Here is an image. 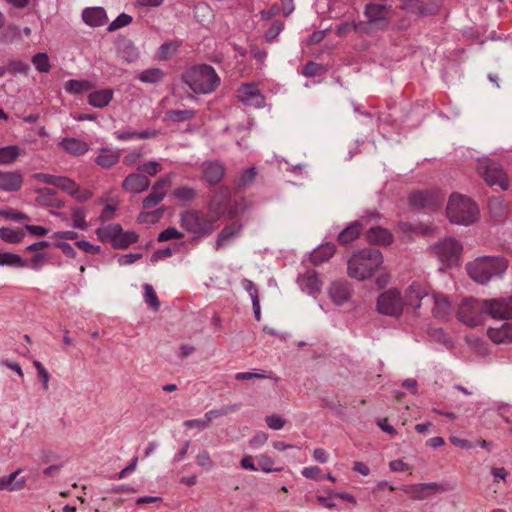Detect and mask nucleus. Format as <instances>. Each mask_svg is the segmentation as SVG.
<instances>
[{
  "label": "nucleus",
  "instance_id": "obj_24",
  "mask_svg": "<svg viewBox=\"0 0 512 512\" xmlns=\"http://www.w3.org/2000/svg\"><path fill=\"white\" fill-rule=\"evenodd\" d=\"M82 19L91 27H99L107 22V15L101 7H90L83 10Z\"/></svg>",
  "mask_w": 512,
  "mask_h": 512
},
{
  "label": "nucleus",
  "instance_id": "obj_40",
  "mask_svg": "<svg viewBox=\"0 0 512 512\" xmlns=\"http://www.w3.org/2000/svg\"><path fill=\"white\" fill-rule=\"evenodd\" d=\"M24 267L26 262L17 254L5 252L0 254V266Z\"/></svg>",
  "mask_w": 512,
  "mask_h": 512
},
{
  "label": "nucleus",
  "instance_id": "obj_38",
  "mask_svg": "<svg viewBox=\"0 0 512 512\" xmlns=\"http://www.w3.org/2000/svg\"><path fill=\"white\" fill-rule=\"evenodd\" d=\"M91 88L89 81L71 79L65 83V90L72 94H79Z\"/></svg>",
  "mask_w": 512,
  "mask_h": 512
},
{
  "label": "nucleus",
  "instance_id": "obj_8",
  "mask_svg": "<svg viewBox=\"0 0 512 512\" xmlns=\"http://www.w3.org/2000/svg\"><path fill=\"white\" fill-rule=\"evenodd\" d=\"M478 170L488 185H498L502 190L508 188L506 174L498 162L483 158L479 161Z\"/></svg>",
  "mask_w": 512,
  "mask_h": 512
},
{
  "label": "nucleus",
  "instance_id": "obj_34",
  "mask_svg": "<svg viewBox=\"0 0 512 512\" xmlns=\"http://www.w3.org/2000/svg\"><path fill=\"white\" fill-rule=\"evenodd\" d=\"M24 236V232L20 229H12L8 227L0 228V238L7 243H20Z\"/></svg>",
  "mask_w": 512,
  "mask_h": 512
},
{
  "label": "nucleus",
  "instance_id": "obj_15",
  "mask_svg": "<svg viewBox=\"0 0 512 512\" xmlns=\"http://www.w3.org/2000/svg\"><path fill=\"white\" fill-rule=\"evenodd\" d=\"M430 295L425 287L419 283L411 284L405 292L404 305L412 307L414 310L419 309L424 303H428Z\"/></svg>",
  "mask_w": 512,
  "mask_h": 512
},
{
  "label": "nucleus",
  "instance_id": "obj_58",
  "mask_svg": "<svg viewBox=\"0 0 512 512\" xmlns=\"http://www.w3.org/2000/svg\"><path fill=\"white\" fill-rule=\"evenodd\" d=\"M284 29V23L281 21H274L271 27L265 34V39L267 42H272Z\"/></svg>",
  "mask_w": 512,
  "mask_h": 512
},
{
  "label": "nucleus",
  "instance_id": "obj_26",
  "mask_svg": "<svg viewBox=\"0 0 512 512\" xmlns=\"http://www.w3.org/2000/svg\"><path fill=\"white\" fill-rule=\"evenodd\" d=\"M368 242L379 245H389L393 242L391 232L380 226L371 227L366 234Z\"/></svg>",
  "mask_w": 512,
  "mask_h": 512
},
{
  "label": "nucleus",
  "instance_id": "obj_48",
  "mask_svg": "<svg viewBox=\"0 0 512 512\" xmlns=\"http://www.w3.org/2000/svg\"><path fill=\"white\" fill-rule=\"evenodd\" d=\"M195 459H196V464L204 470H210L215 466L214 461L212 460L209 451L206 449L200 450L197 453Z\"/></svg>",
  "mask_w": 512,
  "mask_h": 512
},
{
  "label": "nucleus",
  "instance_id": "obj_10",
  "mask_svg": "<svg viewBox=\"0 0 512 512\" xmlns=\"http://www.w3.org/2000/svg\"><path fill=\"white\" fill-rule=\"evenodd\" d=\"M404 302L396 289L384 291L377 299L378 312L384 315L399 317L403 312Z\"/></svg>",
  "mask_w": 512,
  "mask_h": 512
},
{
  "label": "nucleus",
  "instance_id": "obj_36",
  "mask_svg": "<svg viewBox=\"0 0 512 512\" xmlns=\"http://www.w3.org/2000/svg\"><path fill=\"white\" fill-rule=\"evenodd\" d=\"M72 226L76 229L87 230L89 225L86 221V212L83 208L73 207L71 209Z\"/></svg>",
  "mask_w": 512,
  "mask_h": 512
},
{
  "label": "nucleus",
  "instance_id": "obj_23",
  "mask_svg": "<svg viewBox=\"0 0 512 512\" xmlns=\"http://www.w3.org/2000/svg\"><path fill=\"white\" fill-rule=\"evenodd\" d=\"M487 335L495 344H511L512 343V323H504L500 327H490Z\"/></svg>",
  "mask_w": 512,
  "mask_h": 512
},
{
  "label": "nucleus",
  "instance_id": "obj_61",
  "mask_svg": "<svg viewBox=\"0 0 512 512\" xmlns=\"http://www.w3.org/2000/svg\"><path fill=\"white\" fill-rule=\"evenodd\" d=\"M179 45L176 42L164 43L160 47V55L164 59L171 58L177 51Z\"/></svg>",
  "mask_w": 512,
  "mask_h": 512
},
{
  "label": "nucleus",
  "instance_id": "obj_49",
  "mask_svg": "<svg viewBox=\"0 0 512 512\" xmlns=\"http://www.w3.org/2000/svg\"><path fill=\"white\" fill-rule=\"evenodd\" d=\"M237 407H238V405L235 404V405H231V406H224L220 409L210 410L205 413L204 417H205L206 421L208 422V424H210L214 419L224 416V415H227V414L235 411Z\"/></svg>",
  "mask_w": 512,
  "mask_h": 512
},
{
  "label": "nucleus",
  "instance_id": "obj_25",
  "mask_svg": "<svg viewBox=\"0 0 512 512\" xmlns=\"http://www.w3.org/2000/svg\"><path fill=\"white\" fill-rule=\"evenodd\" d=\"M60 146L65 152L73 156L84 155L89 150V145L85 141L73 137L63 138Z\"/></svg>",
  "mask_w": 512,
  "mask_h": 512
},
{
  "label": "nucleus",
  "instance_id": "obj_31",
  "mask_svg": "<svg viewBox=\"0 0 512 512\" xmlns=\"http://www.w3.org/2000/svg\"><path fill=\"white\" fill-rule=\"evenodd\" d=\"M301 285L307 289L309 293H316L321 290L322 282L315 271H307L301 277Z\"/></svg>",
  "mask_w": 512,
  "mask_h": 512
},
{
  "label": "nucleus",
  "instance_id": "obj_56",
  "mask_svg": "<svg viewBox=\"0 0 512 512\" xmlns=\"http://www.w3.org/2000/svg\"><path fill=\"white\" fill-rule=\"evenodd\" d=\"M138 170L146 173L149 176H155L162 170V165L157 161H149L139 166Z\"/></svg>",
  "mask_w": 512,
  "mask_h": 512
},
{
  "label": "nucleus",
  "instance_id": "obj_2",
  "mask_svg": "<svg viewBox=\"0 0 512 512\" xmlns=\"http://www.w3.org/2000/svg\"><path fill=\"white\" fill-rule=\"evenodd\" d=\"M508 262L500 256H482L466 265L469 276L480 284H486L493 277L503 274Z\"/></svg>",
  "mask_w": 512,
  "mask_h": 512
},
{
  "label": "nucleus",
  "instance_id": "obj_4",
  "mask_svg": "<svg viewBox=\"0 0 512 512\" xmlns=\"http://www.w3.org/2000/svg\"><path fill=\"white\" fill-rule=\"evenodd\" d=\"M180 226L195 239L210 236L216 229V221L200 209H188L180 213Z\"/></svg>",
  "mask_w": 512,
  "mask_h": 512
},
{
  "label": "nucleus",
  "instance_id": "obj_43",
  "mask_svg": "<svg viewBox=\"0 0 512 512\" xmlns=\"http://www.w3.org/2000/svg\"><path fill=\"white\" fill-rule=\"evenodd\" d=\"M164 74L161 69L153 68L144 70L139 75V80L145 83H157L162 80Z\"/></svg>",
  "mask_w": 512,
  "mask_h": 512
},
{
  "label": "nucleus",
  "instance_id": "obj_52",
  "mask_svg": "<svg viewBox=\"0 0 512 512\" xmlns=\"http://www.w3.org/2000/svg\"><path fill=\"white\" fill-rule=\"evenodd\" d=\"M33 365L37 370L38 377L42 382L43 389L45 391H47L49 388V380H50L49 372L46 370V368L43 366V364L38 360H34Z\"/></svg>",
  "mask_w": 512,
  "mask_h": 512
},
{
  "label": "nucleus",
  "instance_id": "obj_63",
  "mask_svg": "<svg viewBox=\"0 0 512 512\" xmlns=\"http://www.w3.org/2000/svg\"><path fill=\"white\" fill-rule=\"evenodd\" d=\"M75 245L79 249L83 250L86 253H90V254H97L101 250L100 246L93 245V244H91L90 242H88L86 240H78V241L75 242Z\"/></svg>",
  "mask_w": 512,
  "mask_h": 512
},
{
  "label": "nucleus",
  "instance_id": "obj_18",
  "mask_svg": "<svg viewBox=\"0 0 512 512\" xmlns=\"http://www.w3.org/2000/svg\"><path fill=\"white\" fill-rule=\"evenodd\" d=\"M388 9L389 7L383 4L368 3L364 9V16L369 24H380L381 28L385 29L389 23L385 16Z\"/></svg>",
  "mask_w": 512,
  "mask_h": 512
},
{
  "label": "nucleus",
  "instance_id": "obj_59",
  "mask_svg": "<svg viewBox=\"0 0 512 512\" xmlns=\"http://www.w3.org/2000/svg\"><path fill=\"white\" fill-rule=\"evenodd\" d=\"M363 23L362 22H359V23H342L341 25H339L336 29V33L338 36L342 37V36H345L346 34H348L349 32L351 31H359L361 30V27H362Z\"/></svg>",
  "mask_w": 512,
  "mask_h": 512
},
{
  "label": "nucleus",
  "instance_id": "obj_19",
  "mask_svg": "<svg viewBox=\"0 0 512 512\" xmlns=\"http://www.w3.org/2000/svg\"><path fill=\"white\" fill-rule=\"evenodd\" d=\"M225 171V166L218 161H209L203 164V178L211 186L222 181Z\"/></svg>",
  "mask_w": 512,
  "mask_h": 512
},
{
  "label": "nucleus",
  "instance_id": "obj_47",
  "mask_svg": "<svg viewBox=\"0 0 512 512\" xmlns=\"http://www.w3.org/2000/svg\"><path fill=\"white\" fill-rule=\"evenodd\" d=\"M256 175H257V171H256L255 167H250V168L244 170L241 173V175L239 176V179L237 182V187L238 188H246V187L250 186L254 182Z\"/></svg>",
  "mask_w": 512,
  "mask_h": 512
},
{
  "label": "nucleus",
  "instance_id": "obj_39",
  "mask_svg": "<svg viewBox=\"0 0 512 512\" xmlns=\"http://www.w3.org/2000/svg\"><path fill=\"white\" fill-rule=\"evenodd\" d=\"M117 243L115 244L116 249H124L127 248L130 244L137 242L138 235L133 231H123L121 228V232L119 237L117 238Z\"/></svg>",
  "mask_w": 512,
  "mask_h": 512
},
{
  "label": "nucleus",
  "instance_id": "obj_44",
  "mask_svg": "<svg viewBox=\"0 0 512 512\" xmlns=\"http://www.w3.org/2000/svg\"><path fill=\"white\" fill-rule=\"evenodd\" d=\"M167 119L173 122H183L192 119L195 116L193 110H169L166 113Z\"/></svg>",
  "mask_w": 512,
  "mask_h": 512
},
{
  "label": "nucleus",
  "instance_id": "obj_45",
  "mask_svg": "<svg viewBox=\"0 0 512 512\" xmlns=\"http://www.w3.org/2000/svg\"><path fill=\"white\" fill-rule=\"evenodd\" d=\"M56 187L70 194L71 196H76V194L78 193L77 184L75 183V181L68 177L59 176L58 181L56 183Z\"/></svg>",
  "mask_w": 512,
  "mask_h": 512
},
{
  "label": "nucleus",
  "instance_id": "obj_35",
  "mask_svg": "<svg viewBox=\"0 0 512 512\" xmlns=\"http://www.w3.org/2000/svg\"><path fill=\"white\" fill-rule=\"evenodd\" d=\"M166 196V190L155 189L152 186L151 193L142 200L144 209H151L156 207Z\"/></svg>",
  "mask_w": 512,
  "mask_h": 512
},
{
  "label": "nucleus",
  "instance_id": "obj_33",
  "mask_svg": "<svg viewBox=\"0 0 512 512\" xmlns=\"http://www.w3.org/2000/svg\"><path fill=\"white\" fill-rule=\"evenodd\" d=\"M20 155V148L16 145H9L0 148V165H10Z\"/></svg>",
  "mask_w": 512,
  "mask_h": 512
},
{
  "label": "nucleus",
  "instance_id": "obj_37",
  "mask_svg": "<svg viewBox=\"0 0 512 512\" xmlns=\"http://www.w3.org/2000/svg\"><path fill=\"white\" fill-rule=\"evenodd\" d=\"M173 196L183 202H192L197 197V191L193 187L181 186L174 189Z\"/></svg>",
  "mask_w": 512,
  "mask_h": 512
},
{
  "label": "nucleus",
  "instance_id": "obj_64",
  "mask_svg": "<svg viewBox=\"0 0 512 512\" xmlns=\"http://www.w3.org/2000/svg\"><path fill=\"white\" fill-rule=\"evenodd\" d=\"M266 424L273 430H280L285 425V420L278 415H271L266 417Z\"/></svg>",
  "mask_w": 512,
  "mask_h": 512
},
{
  "label": "nucleus",
  "instance_id": "obj_27",
  "mask_svg": "<svg viewBox=\"0 0 512 512\" xmlns=\"http://www.w3.org/2000/svg\"><path fill=\"white\" fill-rule=\"evenodd\" d=\"M336 248L333 243H326L317 247L310 255V260L314 265H320L328 261L335 253Z\"/></svg>",
  "mask_w": 512,
  "mask_h": 512
},
{
  "label": "nucleus",
  "instance_id": "obj_11",
  "mask_svg": "<svg viewBox=\"0 0 512 512\" xmlns=\"http://www.w3.org/2000/svg\"><path fill=\"white\" fill-rule=\"evenodd\" d=\"M409 201L415 208L436 210L443 204L444 197L438 191H416L410 195Z\"/></svg>",
  "mask_w": 512,
  "mask_h": 512
},
{
  "label": "nucleus",
  "instance_id": "obj_5",
  "mask_svg": "<svg viewBox=\"0 0 512 512\" xmlns=\"http://www.w3.org/2000/svg\"><path fill=\"white\" fill-rule=\"evenodd\" d=\"M446 213L452 223L469 225L477 220L479 210L470 198L460 194H452L449 198Z\"/></svg>",
  "mask_w": 512,
  "mask_h": 512
},
{
  "label": "nucleus",
  "instance_id": "obj_57",
  "mask_svg": "<svg viewBox=\"0 0 512 512\" xmlns=\"http://www.w3.org/2000/svg\"><path fill=\"white\" fill-rule=\"evenodd\" d=\"M267 378L264 370H258L256 372H238L235 374L236 380H254V379H265Z\"/></svg>",
  "mask_w": 512,
  "mask_h": 512
},
{
  "label": "nucleus",
  "instance_id": "obj_20",
  "mask_svg": "<svg viewBox=\"0 0 512 512\" xmlns=\"http://www.w3.org/2000/svg\"><path fill=\"white\" fill-rule=\"evenodd\" d=\"M150 186V180L146 175L139 173L129 174L122 183L125 191L131 193H141L146 191Z\"/></svg>",
  "mask_w": 512,
  "mask_h": 512
},
{
  "label": "nucleus",
  "instance_id": "obj_41",
  "mask_svg": "<svg viewBox=\"0 0 512 512\" xmlns=\"http://www.w3.org/2000/svg\"><path fill=\"white\" fill-rule=\"evenodd\" d=\"M144 301L148 304L154 311H158L160 308V302L154 291V288L150 284L144 285Z\"/></svg>",
  "mask_w": 512,
  "mask_h": 512
},
{
  "label": "nucleus",
  "instance_id": "obj_30",
  "mask_svg": "<svg viewBox=\"0 0 512 512\" xmlns=\"http://www.w3.org/2000/svg\"><path fill=\"white\" fill-rule=\"evenodd\" d=\"M119 159L120 153L118 151L102 149L101 154L96 157L95 162L102 168H110L117 164Z\"/></svg>",
  "mask_w": 512,
  "mask_h": 512
},
{
  "label": "nucleus",
  "instance_id": "obj_29",
  "mask_svg": "<svg viewBox=\"0 0 512 512\" xmlns=\"http://www.w3.org/2000/svg\"><path fill=\"white\" fill-rule=\"evenodd\" d=\"M113 99L112 89H102L88 95V103L95 108L106 107Z\"/></svg>",
  "mask_w": 512,
  "mask_h": 512
},
{
  "label": "nucleus",
  "instance_id": "obj_17",
  "mask_svg": "<svg viewBox=\"0 0 512 512\" xmlns=\"http://www.w3.org/2000/svg\"><path fill=\"white\" fill-rule=\"evenodd\" d=\"M328 294L336 305H343L350 300L352 287L347 281L337 280L331 283Z\"/></svg>",
  "mask_w": 512,
  "mask_h": 512
},
{
  "label": "nucleus",
  "instance_id": "obj_22",
  "mask_svg": "<svg viewBox=\"0 0 512 512\" xmlns=\"http://www.w3.org/2000/svg\"><path fill=\"white\" fill-rule=\"evenodd\" d=\"M428 303L433 304L432 315L440 320H445L451 312V305L446 296L433 294L428 298Z\"/></svg>",
  "mask_w": 512,
  "mask_h": 512
},
{
  "label": "nucleus",
  "instance_id": "obj_60",
  "mask_svg": "<svg viewBox=\"0 0 512 512\" xmlns=\"http://www.w3.org/2000/svg\"><path fill=\"white\" fill-rule=\"evenodd\" d=\"M0 215L3 216L5 219L13 220V221H21V220H28L29 217L25 213L18 212L14 209H7V210H1Z\"/></svg>",
  "mask_w": 512,
  "mask_h": 512
},
{
  "label": "nucleus",
  "instance_id": "obj_12",
  "mask_svg": "<svg viewBox=\"0 0 512 512\" xmlns=\"http://www.w3.org/2000/svg\"><path fill=\"white\" fill-rule=\"evenodd\" d=\"M485 311L492 319H512V297L485 300Z\"/></svg>",
  "mask_w": 512,
  "mask_h": 512
},
{
  "label": "nucleus",
  "instance_id": "obj_28",
  "mask_svg": "<svg viewBox=\"0 0 512 512\" xmlns=\"http://www.w3.org/2000/svg\"><path fill=\"white\" fill-rule=\"evenodd\" d=\"M121 225L112 224L103 227H99L96 229V235L98 239L102 242H111L113 247L115 248V244L117 243V238L121 232Z\"/></svg>",
  "mask_w": 512,
  "mask_h": 512
},
{
  "label": "nucleus",
  "instance_id": "obj_53",
  "mask_svg": "<svg viewBox=\"0 0 512 512\" xmlns=\"http://www.w3.org/2000/svg\"><path fill=\"white\" fill-rule=\"evenodd\" d=\"M401 9L408 10L413 13H420L426 15V8L419 0H405L401 5Z\"/></svg>",
  "mask_w": 512,
  "mask_h": 512
},
{
  "label": "nucleus",
  "instance_id": "obj_42",
  "mask_svg": "<svg viewBox=\"0 0 512 512\" xmlns=\"http://www.w3.org/2000/svg\"><path fill=\"white\" fill-rule=\"evenodd\" d=\"M32 63L36 70L41 73H47L50 71V61L46 53H37L32 57Z\"/></svg>",
  "mask_w": 512,
  "mask_h": 512
},
{
  "label": "nucleus",
  "instance_id": "obj_3",
  "mask_svg": "<svg viewBox=\"0 0 512 512\" xmlns=\"http://www.w3.org/2000/svg\"><path fill=\"white\" fill-rule=\"evenodd\" d=\"M182 79L191 90L201 94L211 93L220 85V77L212 66L206 64L189 68Z\"/></svg>",
  "mask_w": 512,
  "mask_h": 512
},
{
  "label": "nucleus",
  "instance_id": "obj_62",
  "mask_svg": "<svg viewBox=\"0 0 512 512\" xmlns=\"http://www.w3.org/2000/svg\"><path fill=\"white\" fill-rule=\"evenodd\" d=\"M322 70L323 68L320 64L310 61L305 65L303 75L306 77H314L319 75Z\"/></svg>",
  "mask_w": 512,
  "mask_h": 512
},
{
  "label": "nucleus",
  "instance_id": "obj_13",
  "mask_svg": "<svg viewBox=\"0 0 512 512\" xmlns=\"http://www.w3.org/2000/svg\"><path fill=\"white\" fill-rule=\"evenodd\" d=\"M402 491L412 496L413 499L423 500L431 494L442 493L449 488L436 482L410 484L402 486Z\"/></svg>",
  "mask_w": 512,
  "mask_h": 512
},
{
  "label": "nucleus",
  "instance_id": "obj_14",
  "mask_svg": "<svg viewBox=\"0 0 512 512\" xmlns=\"http://www.w3.org/2000/svg\"><path fill=\"white\" fill-rule=\"evenodd\" d=\"M238 98L243 104L256 108L263 107L265 104L264 96L257 86L252 83L241 85L238 89Z\"/></svg>",
  "mask_w": 512,
  "mask_h": 512
},
{
  "label": "nucleus",
  "instance_id": "obj_32",
  "mask_svg": "<svg viewBox=\"0 0 512 512\" xmlns=\"http://www.w3.org/2000/svg\"><path fill=\"white\" fill-rule=\"evenodd\" d=\"M361 227L362 224L359 221H355L339 233L338 241L343 244L352 242L359 236Z\"/></svg>",
  "mask_w": 512,
  "mask_h": 512
},
{
  "label": "nucleus",
  "instance_id": "obj_54",
  "mask_svg": "<svg viewBox=\"0 0 512 512\" xmlns=\"http://www.w3.org/2000/svg\"><path fill=\"white\" fill-rule=\"evenodd\" d=\"M132 22V17L126 13H121L114 21L108 26V31H115L122 27L129 25Z\"/></svg>",
  "mask_w": 512,
  "mask_h": 512
},
{
  "label": "nucleus",
  "instance_id": "obj_7",
  "mask_svg": "<svg viewBox=\"0 0 512 512\" xmlns=\"http://www.w3.org/2000/svg\"><path fill=\"white\" fill-rule=\"evenodd\" d=\"M485 315V300L465 299L457 311L458 319L472 327L482 324Z\"/></svg>",
  "mask_w": 512,
  "mask_h": 512
},
{
  "label": "nucleus",
  "instance_id": "obj_1",
  "mask_svg": "<svg viewBox=\"0 0 512 512\" xmlns=\"http://www.w3.org/2000/svg\"><path fill=\"white\" fill-rule=\"evenodd\" d=\"M383 262L381 252L376 248H365L352 254L348 260L347 273L357 280L370 278Z\"/></svg>",
  "mask_w": 512,
  "mask_h": 512
},
{
  "label": "nucleus",
  "instance_id": "obj_50",
  "mask_svg": "<svg viewBox=\"0 0 512 512\" xmlns=\"http://www.w3.org/2000/svg\"><path fill=\"white\" fill-rule=\"evenodd\" d=\"M488 208L491 213V215L494 218H501L504 216L506 212L505 205L503 203V200L500 198H492L489 200Z\"/></svg>",
  "mask_w": 512,
  "mask_h": 512
},
{
  "label": "nucleus",
  "instance_id": "obj_9",
  "mask_svg": "<svg viewBox=\"0 0 512 512\" xmlns=\"http://www.w3.org/2000/svg\"><path fill=\"white\" fill-rule=\"evenodd\" d=\"M430 249L441 262L452 265L458 261L463 247L456 239L446 237L432 245Z\"/></svg>",
  "mask_w": 512,
  "mask_h": 512
},
{
  "label": "nucleus",
  "instance_id": "obj_51",
  "mask_svg": "<svg viewBox=\"0 0 512 512\" xmlns=\"http://www.w3.org/2000/svg\"><path fill=\"white\" fill-rule=\"evenodd\" d=\"M184 237V233L177 230L175 227H168L159 233L157 240L159 242H166L172 239H182Z\"/></svg>",
  "mask_w": 512,
  "mask_h": 512
},
{
  "label": "nucleus",
  "instance_id": "obj_21",
  "mask_svg": "<svg viewBox=\"0 0 512 512\" xmlns=\"http://www.w3.org/2000/svg\"><path fill=\"white\" fill-rule=\"evenodd\" d=\"M242 227L243 225L239 220H235L226 225L217 236L215 249L219 250L220 248L228 245L235 237L240 234Z\"/></svg>",
  "mask_w": 512,
  "mask_h": 512
},
{
  "label": "nucleus",
  "instance_id": "obj_46",
  "mask_svg": "<svg viewBox=\"0 0 512 512\" xmlns=\"http://www.w3.org/2000/svg\"><path fill=\"white\" fill-rule=\"evenodd\" d=\"M20 472H21V469H18L4 478L9 491L20 490L25 486V484H26L25 478H21V479L15 481V479L20 474Z\"/></svg>",
  "mask_w": 512,
  "mask_h": 512
},
{
  "label": "nucleus",
  "instance_id": "obj_55",
  "mask_svg": "<svg viewBox=\"0 0 512 512\" xmlns=\"http://www.w3.org/2000/svg\"><path fill=\"white\" fill-rule=\"evenodd\" d=\"M8 71L12 74H27L29 65L22 60H13L8 64Z\"/></svg>",
  "mask_w": 512,
  "mask_h": 512
},
{
  "label": "nucleus",
  "instance_id": "obj_6",
  "mask_svg": "<svg viewBox=\"0 0 512 512\" xmlns=\"http://www.w3.org/2000/svg\"><path fill=\"white\" fill-rule=\"evenodd\" d=\"M208 213L217 222L222 216L228 214L233 218L235 209L231 208V191L228 187L216 189L208 202Z\"/></svg>",
  "mask_w": 512,
  "mask_h": 512
},
{
  "label": "nucleus",
  "instance_id": "obj_16",
  "mask_svg": "<svg viewBox=\"0 0 512 512\" xmlns=\"http://www.w3.org/2000/svg\"><path fill=\"white\" fill-rule=\"evenodd\" d=\"M24 183L23 173L19 170H0V190L4 192H18Z\"/></svg>",
  "mask_w": 512,
  "mask_h": 512
}]
</instances>
